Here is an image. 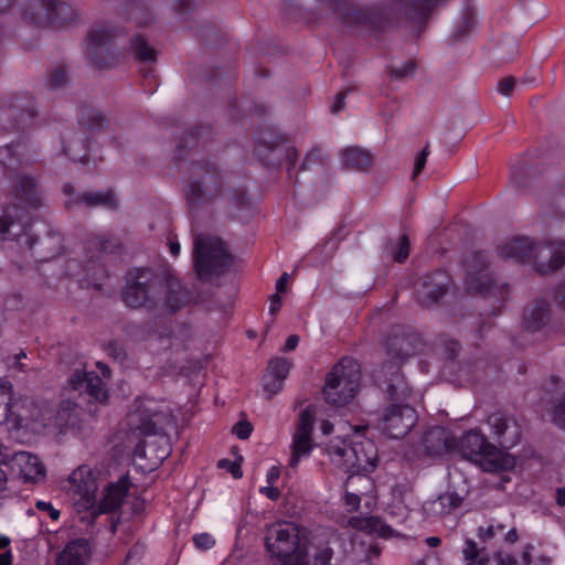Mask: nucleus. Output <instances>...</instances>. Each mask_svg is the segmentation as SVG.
Masks as SVG:
<instances>
[{
	"label": "nucleus",
	"instance_id": "nucleus-1",
	"mask_svg": "<svg viewBox=\"0 0 565 565\" xmlns=\"http://www.w3.org/2000/svg\"><path fill=\"white\" fill-rule=\"evenodd\" d=\"M445 1L385 0L362 7L352 2H339L333 15L343 25L365 30L372 35H380L397 28L405 17L418 36L424 31L431 11Z\"/></svg>",
	"mask_w": 565,
	"mask_h": 565
},
{
	"label": "nucleus",
	"instance_id": "nucleus-2",
	"mask_svg": "<svg viewBox=\"0 0 565 565\" xmlns=\"http://www.w3.org/2000/svg\"><path fill=\"white\" fill-rule=\"evenodd\" d=\"M265 547L271 565H330L333 550L329 544L321 545L310 558L306 530L292 522L276 523L265 535Z\"/></svg>",
	"mask_w": 565,
	"mask_h": 565
},
{
	"label": "nucleus",
	"instance_id": "nucleus-3",
	"mask_svg": "<svg viewBox=\"0 0 565 565\" xmlns=\"http://www.w3.org/2000/svg\"><path fill=\"white\" fill-rule=\"evenodd\" d=\"M169 415L160 409L153 408L150 404H142L129 414V426L132 435L143 436L134 449V459L142 465L147 462V468L152 470L159 466L169 455L167 445L164 447L157 445L156 441H148V438L157 441H167V436L162 434L163 425Z\"/></svg>",
	"mask_w": 565,
	"mask_h": 565
},
{
	"label": "nucleus",
	"instance_id": "nucleus-4",
	"mask_svg": "<svg viewBox=\"0 0 565 565\" xmlns=\"http://www.w3.org/2000/svg\"><path fill=\"white\" fill-rule=\"evenodd\" d=\"M0 163L6 179L12 181L11 194L22 207L36 209L41 205L38 182L23 172L32 163L23 139L0 147Z\"/></svg>",
	"mask_w": 565,
	"mask_h": 565
},
{
	"label": "nucleus",
	"instance_id": "nucleus-5",
	"mask_svg": "<svg viewBox=\"0 0 565 565\" xmlns=\"http://www.w3.org/2000/svg\"><path fill=\"white\" fill-rule=\"evenodd\" d=\"M226 171L211 160L193 161L190 167L184 198L191 214L222 198L227 184Z\"/></svg>",
	"mask_w": 565,
	"mask_h": 565
},
{
	"label": "nucleus",
	"instance_id": "nucleus-6",
	"mask_svg": "<svg viewBox=\"0 0 565 565\" xmlns=\"http://www.w3.org/2000/svg\"><path fill=\"white\" fill-rule=\"evenodd\" d=\"M163 282V275L151 268H132L126 273L120 299L130 309L154 311L162 301Z\"/></svg>",
	"mask_w": 565,
	"mask_h": 565
},
{
	"label": "nucleus",
	"instance_id": "nucleus-7",
	"mask_svg": "<svg viewBox=\"0 0 565 565\" xmlns=\"http://www.w3.org/2000/svg\"><path fill=\"white\" fill-rule=\"evenodd\" d=\"M327 451L332 463L343 473L349 475L348 481L356 475L372 472L377 462V449L370 439L355 437L343 439L337 444L331 441Z\"/></svg>",
	"mask_w": 565,
	"mask_h": 565
},
{
	"label": "nucleus",
	"instance_id": "nucleus-8",
	"mask_svg": "<svg viewBox=\"0 0 565 565\" xmlns=\"http://www.w3.org/2000/svg\"><path fill=\"white\" fill-rule=\"evenodd\" d=\"M454 452L479 463L488 472L505 471L515 466V458L512 455L489 443L477 429H470L460 438H455Z\"/></svg>",
	"mask_w": 565,
	"mask_h": 565
},
{
	"label": "nucleus",
	"instance_id": "nucleus-9",
	"mask_svg": "<svg viewBox=\"0 0 565 565\" xmlns=\"http://www.w3.org/2000/svg\"><path fill=\"white\" fill-rule=\"evenodd\" d=\"M360 364L352 358H343L326 377L323 396L328 404L344 406L355 396L361 382Z\"/></svg>",
	"mask_w": 565,
	"mask_h": 565
},
{
	"label": "nucleus",
	"instance_id": "nucleus-10",
	"mask_svg": "<svg viewBox=\"0 0 565 565\" xmlns=\"http://www.w3.org/2000/svg\"><path fill=\"white\" fill-rule=\"evenodd\" d=\"M193 253L194 269L201 280L220 277L230 268L233 260L221 239L204 235L195 237Z\"/></svg>",
	"mask_w": 565,
	"mask_h": 565
},
{
	"label": "nucleus",
	"instance_id": "nucleus-11",
	"mask_svg": "<svg viewBox=\"0 0 565 565\" xmlns=\"http://www.w3.org/2000/svg\"><path fill=\"white\" fill-rule=\"evenodd\" d=\"M21 17L35 26H65L81 19L78 10L63 0H29Z\"/></svg>",
	"mask_w": 565,
	"mask_h": 565
},
{
	"label": "nucleus",
	"instance_id": "nucleus-12",
	"mask_svg": "<svg viewBox=\"0 0 565 565\" xmlns=\"http://www.w3.org/2000/svg\"><path fill=\"white\" fill-rule=\"evenodd\" d=\"M120 30L107 22L96 24L87 34L86 56L97 68H109L117 63L118 51L114 46Z\"/></svg>",
	"mask_w": 565,
	"mask_h": 565
},
{
	"label": "nucleus",
	"instance_id": "nucleus-13",
	"mask_svg": "<svg viewBox=\"0 0 565 565\" xmlns=\"http://www.w3.org/2000/svg\"><path fill=\"white\" fill-rule=\"evenodd\" d=\"M36 106L29 93H13L0 102V121L24 129L36 117Z\"/></svg>",
	"mask_w": 565,
	"mask_h": 565
},
{
	"label": "nucleus",
	"instance_id": "nucleus-14",
	"mask_svg": "<svg viewBox=\"0 0 565 565\" xmlns=\"http://www.w3.org/2000/svg\"><path fill=\"white\" fill-rule=\"evenodd\" d=\"M422 348L423 340L419 333L406 326L393 327L385 342L386 354L397 364H403L417 354Z\"/></svg>",
	"mask_w": 565,
	"mask_h": 565
},
{
	"label": "nucleus",
	"instance_id": "nucleus-15",
	"mask_svg": "<svg viewBox=\"0 0 565 565\" xmlns=\"http://www.w3.org/2000/svg\"><path fill=\"white\" fill-rule=\"evenodd\" d=\"M417 423L416 411L405 403L388 406L381 419V430L387 437L398 439L405 437Z\"/></svg>",
	"mask_w": 565,
	"mask_h": 565
},
{
	"label": "nucleus",
	"instance_id": "nucleus-16",
	"mask_svg": "<svg viewBox=\"0 0 565 565\" xmlns=\"http://www.w3.org/2000/svg\"><path fill=\"white\" fill-rule=\"evenodd\" d=\"M450 285L451 278L443 269L427 274L416 287V300L422 307H434L447 295Z\"/></svg>",
	"mask_w": 565,
	"mask_h": 565
},
{
	"label": "nucleus",
	"instance_id": "nucleus-17",
	"mask_svg": "<svg viewBox=\"0 0 565 565\" xmlns=\"http://www.w3.org/2000/svg\"><path fill=\"white\" fill-rule=\"evenodd\" d=\"M467 290L483 294L491 290L493 279L487 273L489 257L484 252H473L463 262Z\"/></svg>",
	"mask_w": 565,
	"mask_h": 565
},
{
	"label": "nucleus",
	"instance_id": "nucleus-18",
	"mask_svg": "<svg viewBox=\"0 0 565 565\" xmlns=\"http://www.w3.org/2000/svg\"><path fill=\"white\" fill-rule=\"evenodd\" d=\"M401 364L384 362L377 371V384L393 402L403 403L411 395V387L399 371Z\"/></svg>",
	"mask_w": 565,
	"mask_h": 565
},
{
	"label": "nucleus",
	"instance_id": "nucleus-19",
	"mask_svg": "<svg viewBox=\"0 0 565 565\" xmlns=\"http://www.w3.org/2000/svg\"><path fill=\"white\" fill-rule=\"evenodd\" d=\"M67 390L78 392L79 396L86 394L89 403H105L108 392L103 380L95 372H82L76 370L67 380Z\"/></svg>",
	"mask_w": 565,
	"mask_h": 565
},
{
	"label": "nucleus",
	"instance_id": "nucleus-20",
	"mask_svg": "<svg viewBox=\"0 0 565 565\" xmlns=\"http://www.w3.org/2000/svg\"><path fill=\"white\" fill-rule=\"evenodd\" d=\"M258 160L267 168H277L285 159L288 162V172L295 167L298 151L294 147H286L280 142L260 139L254 150Z\"/></svg>",
	"mask_w": 565,
	"mask_h": 565
},
{
	"label": "nucleus",
	"instance_id": "nucleus-21",
	"mask_svg": "<svg viewBox=\"0 0 565 565\" xmlns=\"http://www.w3.org/2000/svg\"><path fill=\"white\" fill-rule=\"evenodd\" d=\"M316 411L312 405L307 406L299 416L298 427L291 445V458L289 465L296 467L301 456L311 451V433L313 428Z\"/></svg>",
	"mask_w": 565,
	"mask_h": 565
},
{
	"label": "nucleus",
	"instance_id": "nucleus-22",
	"mask_svg": "<svg viewBox=\"0 0 565 565\" xmlns=\"http://www.w3.org/2000/svg\"><path fill=\"white\" fill-rule=\"evenodd\" d=\"M18 206L9 205L3 210L0 216V238L2 241H20L24 236L22 246H26L30 250L34 248V238L30 228L17 215Z\"/></svg>",
	"mask_w": 565,
	"mask_h": 565
},
{
	"label": "nucleus",
	"instance_id": "nucleus-23",
	"mask_svg": "<svg viewBox=\"0 0 565 565\" xmlns=\"http://www.w3.org/2000/svg\"><path fill=\"white\" fill-rule=\"evenodd\" d=\"M488 424L501 450L511 449L521 441V427L515 418L495 412L488 417Z\"/></svg>",
	"mask_w": 565,
	"mask_h": 565
},
{
	"label": "nucleus",
	"instance_id": "nucleus-24",
	"mask_svg": "<svg viewBox=\"0 0 565 565\" xmlns=\"http://www.w3.org/2000/svg\"><path fill=\"white\" fill-rule=\"evenodd\" d=\"M68 481L70 491L78 495L85 507L93 508L96 503L98 486L92 468L86 465L78 467L72 472Z\"/></svg>",
	"mask_w": 565,
	"mask_h": 565
},
{
	"label": "nucleus",
	"instance_id": "nucleus-25",
	"mask_svg": "<svg viewBox=\"0 0 565 565\" xmlns=\"http://www.w3.org/2000/svg\"><path fill=\"white\" fill-rule=\"evenodd\" d=\"M422 445L427 456L439 457L454 452L455 437L449 429L435 426L424 433Z\"/></svg>",
	"mask_w": 565,
	"mask_h": 565
},
{
	"label": "nucleus",
	"instance_id": "nucleus-26",
	"mask_svg": "<svg viewBox=\"0 0 565 565\" xmlns=\"http://www.w3.org/2000/svg\"><path fill=\"white\" fill-rule=\"evenodd\" d=\"M502 258H511L519 263L530 262L534 256L536 260L543 257V248L536 246L529 237H515L499 248Z\"/></svg>",
	"mask_w": 565,
	"mask_h": 565
},
{
	"label": "nucleus",
	"instance_id": "nucleus-27",
	"mask_svg": "<svg viewBox=\"0 0 565 565\" xmlns=\"http://www.w3.org/2000/svg\"><path fill=\"white\" fill-rule=\"evenodd\" d=\"M130 481L128 476H124L116 483H110L106 488L104 498L99 501L97 507L92 511V519L95 520L97 515L108 513L120 508L125 497L128 493Z\"/></svg>",
	"mask_w": 565,
	"mask_h": 565
},
{
	"label": "nucleus",
	"instance_id": "nucleus-28",
	"mask_svg": "<svg viewBox=\"0 0 565 565\" xmlns=\"http://www.w3.org/2000/svg\"><path fill=\"white\" fill-rule=\"evenodd\" d=\"M162 301L170 312H175L190 301V294L173 275H163Z\"/></svg>",
	"mask_w": 565,
	"mask_h": 565
},
{
	"label": "nucleus",
	"instance_id": "nucleus-29",
	"mask_svg": "<svg viewBox=\"0 0 565 565\" xmlns=\"http://www.w3.org/2000/svg\"><path fill=\"white\" fill-rule=\"evenodd\" d=\"M550 320V303L545 300L536 299L524 309L522 323L526 331L537 332L547 326Z\"/></svg>",
	"mask_w": 565,
	"mask_h": 565
},
{
	"label": "nucleus",
	"instance_id": "nucleus-30",
	"mask_svg": "<svg viewBox=\"0 0 565 565\" xmlns=\"http://www.w3.org/2000/svg\"><path fill=\"white\" fill-rule=\"evenodd\" d=\"M543 252L548 250V259L540 258L535 262V270L540 275L553 273L565 265V242L556 241L551 242L546 246H541Z\"/></svg>",
	"mask_w": 565,
	"mask_h": 565
},
{
	"label": "nucleus",
	"instance_id": "nucleus-31",
	"mask_svg": "<svg viewBox=\"0 0 565 565\" xmlns=\"http://www.w3.org/2000/svg\"><path fill=\"white\" fill-rule=\"evenodd\" d=\"M33 256L40 260H50L61 254L63 249V237L58 232L49 231L43 238L33 236Z\"/></svg>",
	"mask_w": 565,
	"mask_h": 565
},
{
	"label": "nucleus",
	"instance_id": "nucleus-32",
	"mask_svg": "<svg viewBox=\"0 0 565 565\" xmlns=\"http://www.w3.org/2000/svg\"><path fill=\"white\" fill-rule=\"evenodd\" d=\"M71 204H84L87 207H105L108 210H116L118 207V200L114 190L107 189L106 191H86L79 194L75 200L67 202Z\"/></svg>",
	"mask_w": 565,
	"mask_h": 565
},
{
	"label": "nucleus",
	"instance_id": "nucleus-33",
	"mask_svg": "<svg viewBox=\"0 0 565 565\" xmlns=\"http://www.w3.org/2000/svg\"><path fill=\"white\" fill-rule=\"evenodd\" d=\"M79 407L78 403L73 402L70 398L61 401L56 409L54 412L52 411L51 415L44 419L45 425H52L60 429H63L68 425H74Z\"/></svg>",
	"mask_w": 565,
	"mask_h": 565
},
{
	"label": "nucleus",
	"instance_id": "nucleus-34",
	"mask_svg": "<svg viewBox=\"0 0 565 565\" xmlns=\"http://www.w3.org/2000/svg\"><path fill=\"white\" fill-rule=\"evenodd\" d=\"M88 553L89 545L87 540L78 539L72 541L57 555L56 565H84Z\"/></svg>",
	"mask_w": 565,
	"mask_h": 565
},
{
	"label": "nucleus",
	"instance_id": "nucleus-35",
	"mask_svg": "<svg viewBox=\"0 0 565 565\" xmlns=\"http://www.w3.org/2000/svg\"><path fill=\"white\" fill-rule=\"evenodd\" d=\"M342 161L345 168L366 171L373 164V156L364 148L352 146L342 151Z\"/></svg>",
	"mask_w": 565,
	"mask_h": 565
},
{
	"label": "nucleus",
	"instance_id": "nucleus-36",
	"mask_svg": "<svg viewBox=\"0 0 565 565\" xmlns=\"http://www.w3.org/2000/svg\"><path fill=\"white\" fill-rule=\"evenodd\" d=\"M78 124L83 129L96 132L108 126V119L99 110L90 106H83L79 110Z\"/></svg>",
	"mask_w": 565,
	"mask_h": 565
},
{
	"label": "nucleus",
	"instance_id": "nucleus-37",
	"mask_svg": "<svg viewBox=\"0 0 565 565\" xmlns=\"http://www.w3.org/2000/svg\"><path fill=\"white\" fill-rule=\"evenodd\" d=\"M125 13L137 26H147L153 22V17L142 0H129Z\"/></svg>",
	"mask_w": 565,
	"mask_h": 565
},
{
	"label": "nucleus",
	"instance_id": "nucleus-38",
	"mask_svg": "<svg viewBox=\"0 0 565 565\" xmlns=\"http://www.w3.org/2000/svg\"><path fill=\"white\" fill-rule=\"evenodd\" d=\"M351 525L358 530H364L370 533H379L383 537L390 536L392 529L385 524L380 516H370L366 519H352Z\"/></svg>",
	"mask_w": 565,
	"mask_h": 565
},
{
	"label": "nucleus",
	"instance_id": "nucleus-39",
	"mask_svg": "<svg viewBox=\"0 0 565 565\" xmlns=\"http://www.w3.org/2000/svg\"><path fill=\"white\" fill-rule=\"evenodd\" d=\"M130 49L140 62L152 63L157 60V51L149 44L148 40L140 34L132 36Z\"/></svg>",
	"mask_w": 565,
	"mask_h": 565
},
{
	"label": "nucleus",
	"instance_id": "nucleus-40",
	"mask_svg": "<svg viewBox=\"0 0 565 565\" xmlns=\"http://www.w3.org/2000/svg\"><path fill=\"white\" fill-rule=\"evenodd\" d=\"M476 20L471 10L466 9L457 21L452 33L449 36L450 44H455L466 38L475 28Z\"/></svg>",
	"mask_w": 565,
	"mask_h": 565
},
{
	"label": "nucleus",
	"instance_id": "nucleus-41",
	"mask_svg": "<svg viewBox=\"0 0 565 565\" xmlns=\"http://www.w3.org/2000/svg\"><path fill=\"white\" fill-rule=\"evenodd\" d=\"M462 503V498L456 492H448L440 494L435 501L430 503L431 510L440 515L450 514L455 509L459 508Z\"/></svg>",
	"mask_w": 565,
	"mask_h": 565
},
{
	"label": "nucleus",
	"instance_id": "nucleus-42",
	"mask_svg": "<svg viewBox=\"0 0 565 565\" xmlns=\"http://www.w3.org/2000/svg\"><path fill=\"white\" fill-rule=\"evenodd\" d=\"M531 168L525 163L513 166L510 173V181L518 189H525L530 185L529 177Z\"/></svg>",
	"mask_w": 565,
	"mask_h": 565
},
{
	"label": "nucleus",
	"instance_id": "nucleus-43",
	"mask_svg": "<svg viewBox=\"0 0 565 565\" xmlns=\"http://www.w3.org/2000/svg\"><path fill=\"white\" fill-rule=\"evenodd\" d=\"M291 366L292 363L290 360L286 358H275L269 361L267 366V373L269 374V376H276L281 380H286Z\"/></svg>",
	"mask_w": 565,
	"mask_h": 565
},
{
	"label": "nucleus",
	"instance_id": "nucleus-44",
	"mask_svg": "<svg viewBox=\"0 0 565 565\" xmlns=\"http://www.w3.org/2000/svg\"><path fill=\"white\" fill-rule=\"evenodd\" d=\"M205 134H207V128L194 127L184 137L180 138L179 145H178L179 157L181 158L183 156V153H182L183 149L193 147L195 145V142L199 140V138H201Z\"/></svg>",
	"mask_w": 565,
	"mask_h": 565
},
{
	"label": "nucleus",
	"instance_id": "nucleus-45",
	"mask_svg": "<svg viewBox=\"0 0 565 565\" xmlns=\"http://www.w3.org/2000/svg\"><path fill=\"white\" fill-rule=\"evenodd\" d=\"M480 551L475 541L466 540V547L463 550L465 559L468 562L467 565H487L488 559L479 557Z\"/></svg>",
	"mask_w": 565,
	"mask_h": 565
},
{
	"label": "nucleus",
	"instance_id": "nucleus-46",
	"mask_svg": "<svg viewBox=\"0 0 565 565\" xmlns=\"http://www.w3.org/2000/svg\"><path fill=\"white\" fill-rule=\"evenodd\" d=\"M49 85L51 88H60V87H63L67 84L68 82V75H67V71L65 70L64 66L62 65H57V66H54L50 72H49Z\"/></svg>",
	"mask_w": 565,
	"mask_h": 565
},
{
	"label": "nucleus",
	"instance_id": "nucleus-47",
	"mask_svg": "<svg viewBox=\"0 0 565 565\" xmlns=\"http://www.w3.org/2000/svg\"><path fill=\"white\" fill-rule=\"evenodd\" d=\"M11 386L0 385V424L9 419L11 414Z\"/></svg>",
	"mask_w": 565,
	"mask_h": 565
},
{
	"label": "nucleus",
	"instance_id": "nucleus-48",
	"mask_svg": "<svg viewBox=\"0 0 565 565\" xmlns=\"http://www.w3.org/2000/svg\"><path fill=\"white\" fill-rule=\"evenodd\" d=\"M104 350L115 362L122 363L127 358L126 348L119 341L108 342L104 345Z\"/></svg>",
	"mask_w": 565,
	"mask_h": 565
},
{
	"label": "nucleus",
	"instance_id": "nucleus-49",
	"mask_svg": "<svg viewBox=\"0 0 565 565\" xmlns=\"http://www.w3.org/2000/svg\"><path fill=\"white\" fill-rule=\"evenodd\" d=\"M284 381L276 376H269V374H265L263 377V388L267 394V398L270 399L274 395L281 391L284 386Z\"/></svg>",
	"mask_w": 565,
	"mask_h": 565
},
{
	"label": "nucleus",
	"instance_id": "nucleus-50",
	"mask_svg": "<svg viewBox=\"0 0 565 565\" xmlns=\"http://www.w3.org/2000/svg\"><path fill=\"white\" fill-rule=\"evenodd\" d=\"M417 67L415 60H408L401 67H392L390 76L396 79H405L412 77Z\"/></svg>",
	"mask_w": 565,
	"mask_h": 565
},
{
	"label": "nucleus",
	"instance_id": "nucleus-51",
	"mask_svg": "<svg viewBox=\"0 0 565 565\" xmlns=\"http://www.w3.org/2000/svg\"><path fill=\"white\" fill-rule=\"evenodd\" d=\"M243 457L238 456V458L235 461H231L228 459H221L217 463L218 468L226 469L235 479H239L243 476L242 471V462Z\"/></svg>",
	"mask_w": 565,
	"mask_h": 565
},
{
	"label": "nucleus",
	"instance_id": "nucleus-52",
	"mask_svg": "<svg viewBox=\"0 0 565 565\" xmlns=\"http://www.w3.org/2000/svg\"><path fill=\"white\" fill-rule=\"evenodd\" d=\"M460 349L461 347L458 341L452 339L445 340L443 343L445 360L450 363L455 362L459 355Z\"/></svg>",
	"mask_w": 565,
	"mask_h": 565
},
{
	"label": "nucleus",
	"instance_id": "nucleus-53",
	"mask_svg": "<svg viewBox=\"0 0 565 565\" xmlns=\"http://www.w3.org/2000/svg\"><path fill=\"white\" fill-rule=\"evenodd\" d=\"M552 422L559 428L565 430V395L558 401L552 413Z\"/></svg>",
	"mask_w": 565,
	"mask_h": 565
},
{
	"label": "nucleus",
	"instance_id": "nucleus-54",
	"mask_svg": "<svg viewBox=\"0 0 565 565\" xmlns=\"http://www.w3.org/2000/svg\"><path fill=\"white\" fill-rule=\"evenodd\" d=\"M28 465L30 469H34V475L29 476V472L24 471V476L26 479H31L35 481L38 478H43L45 476V467L41 463L36 456H28Z\"/></svg>",
	"mask_w": 565,
	"mask_h": 565
},
{
	"label": "nucleus",
	"instance_id": "nucleus-55",
	"mask_svg": "<svg viewBox=\"0 0 565 565\" xmlns=\"http://www.w3.org/2000/svg\"><path fill=\"white\" fill-rule=\"evenodd\" d=\"M429 143H426L423 150L416 156L412 179L414 180L425 168L427 157L429 156Z\"/></svg>",
	"mask_w": 565,
	"mask_h": 565
},
{
	"label": "nucleus",
	"instance_id": "nucleus-56",
	"mask_svg": "<svg viewBox=\"0 0 565 565\" xmlns=\"http://www.w3.org/2000/svg\"><path fill=\"white\" fill-rule=\"evenodd\" d=\"M195 34L206 43H211L214 41V38L218 36V30L213 23H207L201 29H196Z\"/></svg>",
	"mask_w": 565,
	"mask_h": 565
},
{
	"label": "nucleus",
	"instance_id": "nucleus-57",
	"mask_svg": "<svg viewBox=\"0 0 565 565\" xmlns=\"http://www.w3.org/2000/svg\"><path fill=\"white\" fill-rule=\"evenodd\" d=\"M409 255V239L407 235H402L399 245L396 253H393V258L397 263H404Z\"/></svg>",
	"mask_w": 565,
	"mask_h": 565
},
{
	"label": "nucleus",
	"instance_id": "nucleus-58",
	"mask_svg": "<svg viewBox=\"0 0 565 565\" xmlns=\"http://www.w3.org/2000/svg\"><path fill=\"white\" fill-rule=\"evenodd\" d=\"M232 431L239 439H247L253 431V425L248 420H241L233 426Z\"/></svg>",
	"mask_w": 565,
	"mask_h": 565
},
{
	"label": "nucleus",
	"instance_id": "nucleus-59",
	"mask_svg": "<svg viewBox=\"0 0 565 565\" xmlns=\"http://www.w3.org/2000/svg\"><path fill=\"white\" fill-rule=\"evenodd\" d=\"M194 545L202 551L210 550L214 546V539L207 533L196 534L193 537Z\"/></svg>",
	"mask_w": 565,
	"mask_h": 565
},
{
	"label": "nucleus",
	"instance_id": "nucleus-60",
	"mask_svg": "<svg viewBox=\"0 0 565 565\" xmlns=\"http://www.w3.org/2000/svg\"><path fill=\"white\" fill-rule=\"evenodd\" d=\"M318 7L320 9L319 17L322 18L324 14H335V6L339 2H349L348 0H317Z\"/></svg>",
	"mask_w": 565,
	"mask_h": 565
},
{
	"label": "nucleus",
	"instance_id": "nucleus-61",
	"mask_svg": "<svg viewBox=\"0 0 565 565\" xmlns=\"http://www.w3.org/2000/svg\"><path fill=\"white\" fill-rule=\"evenodd\" d=\"M203 1L204 0H178L174 6V10L179 14L186 15L195 8L198 3Z\"/></svg>",
	"mask_w": 565,
	"mask_h": 565
},
{
	"label": "nucleus",
	"instance_id": "nucleus-62",
	"mask_svg": "<svg viewBox=\"0 0 565 565\" xmlns=\"http://www.w3.org/2000/svg\"><path fill=\"white\" fill-rule=\"evenodd\" d=\"M515 78L513 76H508L499 81L498 90L502 95H510L515 86Z\"/></svg>",
	"mask_w": 565,
	"mask_h": 565
},
{
	"label": "nucleus",
	"instance_id": "nucleus-63",
	"mask_svg": "<svg viewBox=\"0 0 565 565\" xmlns=\"http://www.w3.org/2000/svg\"><path fill=\"white\" fill-rule=\"evenodd\" d=\"M233 203L238 207H245L248 204V196L245 190L236 189L232 193Z\"/></svg>",
	"mask_w": 565,
	"mask_h": 565
},
{
	"label": "nucleus",
	"instance_id": "nucleus-64",
	"mask_svg": "<svg viewBox=\"0 0 565 565\" xmlns=\"http://www.w3.org/2000/svg\"><path fill=\"white\" fill-rule=\"evenodd\" d=\"M554 300L557 307L565 309V280L557 286L554 294Z\"/></svg>",
	"mask_w": 565,
	"mask_h": 565
}]
</instances>
